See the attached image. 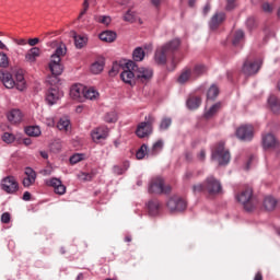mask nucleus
Masks as SVG:
<instances>
[{
  "label": "nucleus",
  "mask_w": 280,
  "mask_h": 280,
  "mask_svg": "<svg viewBox=\"0 0 280 280\" xmlns=\"http://www.w3.org/2000/svg\"><path fill=\"white\" fill-rule=\"evenodd\" d=\"M67 54V48L65 46H59L55 54L50 57L49 69L52 75H61L62 74V65L60 63L62 56Z\"/></svg>",
  "instance_id": "nucleus-4"
},
{
  "label": "nucleus",
  "mask_w": 280,
  "mask_h": 280,
  "mask_svg": "<svg viewBox=\"0 0 280 280\" xmlns=\"http://www.w3.org/2000/svg\"><path fill=\"white\" fill-rule=\"evenodd\" d=\"M62 184V180H60L59 178H56V177H54V178H51L48 183H47V185H49V187H54V189H56L59 185H61Z\"/></svg>",
  "instance_id": "nucleus-50"
},
{
  "label": "nucleus",
  "mask_w": 280,
  "mask_h": 280,
  "mask_svg": "<svg viewBox=\"0 0 280 280\" xmlns=\"http://www.w3.org/2000/svg\"><path fill=\"white\" fill-rule=\"evenodd\" d=\"M108 137V127H98L92 131V139L95 143Z\"/></svg>",
  "instance_id": "nucleus-18"
},
{
  "label": "nucleus",
  "mask_w": 280,
  "mask_h": 280,
  "mask_svg": "<svg viewBox=\"0 0 280 280\" xmlns=\"http://www.w3.org/2000/svg\"><path fill=\"white\" fill-rule=\"evenodd\" d=\"M59 100L60 92L58 91V89L50 88L46 93V102H48L50 106H54V104H56V102H58Z\"/></svg>",
  "instance_id": "nucleus-19"
},
{
  "label": "nucleus",
  "mask_w": 280,
  "mask_h": 280,
  "mask_svg": "<svg viewBox=\"0 0 280 280\" xmlns=\"http://www.w3.org/2000/svg\"><path fill=\"white\" fill-rule=\"evenodd\" d=\"M180 47V40L179 39H173L166 45L160 46L156 48L154 54V60L156 65H165L167 62V56L170 54L176 51Z\"/></svg>",
  "instance_id": "nucleus-2"
},
{
  "label": "nucleus",
  "mask_w": 280,
  "mask_h": 280,
  "mask_svg": "<svg viewBox=\"0 0 280 280\" xmlns=\"http://www.w3.org/2000/svg\"><path fill=\"white\" fill-rule=\"evenodd\" d=\"M39 57H40V48L33 47L26 52L25 60L26 62H36V58H39Z\"/></svg>",
  "instance_id": "nucleus-25"
},
{
  "label": "nucleus",
  "mask_w": 280,
  "mask_h": 280,
  "mask_svg": "<svg viewBox=\"0 0 280 280\" xmlns=\"http://www.w3.org/2000/svg\"><path fill=\"white\" fill-rule=\"evenodd\" d=\"M172 126V118H163L160 122V130H167Z\"/></svg>",
  "instance_id": "nucleus-44"
},
{
  "label": "nucleus",
  "mask_w": 280,
  "mask_h": 280,
  "mask_svg": "<svg viewBox=\"0 0 280 280\" xmlns=\"http://www.w3.org/2000/svg\"><path fill=\"white\" fill-rule=\"evenodd\" d=\"M191 78H194V75L191 74V69L186 68L178 77L177 82L179 84H185L186 82H189Z\"/></svg>",
  "instance_id": "nucleus-31"
},
{
  "label": "nucleus",
  "mask_w": 280,
  "mask_h": 280,
  "mask_svg": "<svg viewBox=\"0 0 280 280\" xmlns=\"http://www.w3.org/2000/svg\"><path fill=\"white\" fill-rule=\"evenodd\" d=\"M154 75L152 68L139 67L136 63V80L142 84H148Z\"/></svg>",
  "instance_id": "nucleus-11"
},
{
  "label": "nucleus",
  "mask_w": 280,
  "mask_h": 280,
  "mask_svg": "<svg viewBox=\"0 0 280 280\" xmlns=\"http://www.w3.org/2000/svg\"><path fill=\"white\" fill-rule=\"evenodd\" d=\"M105 121H107V124H115V121H117V116L115 115V113L107 114L105 116Z\"/></svg>",
  "instance_id": "nucleus-52"
},
{
  "label": "nucleus",
  "mask_w": 280,
  "mask_h": 280,
  "mask_svg": "<svg viewBox=\"0 0 280 280\" xmlns=\"http://www.w3.org/2000/svg\"><path fill=\"white\" fill-rule=\"evenodd\" d=\"M1 189L5 194H16L19 189V182H16L15 176H7L1 180Z\"/></svg>",
  "instance_id": "nucleus-13"
},
{
  "label": "nucleus",
  "mask_w": 280,
  "mask_h": 280,
  "mask_svg": "<svg viewBox=\"0 0 280 280\" xmlns=\"http://www.w3.org/2000/svg\"><path fill=\"white\" fill-rule=\"evenodd\" d=\"M55 194H58V196H65V194H67V186L59 184L56 188H55Z\"/></svg>",
  "instance_id": "nucleus-48"
},
{
  "label": "nucleus",
  "mask_w": 280,
  "mask_h": 280,
  "mask_svg": "<svg viewBox=\"0 0 280 280\" xmlns=\"http://www.w3.org/2000/svg\"><path fill=\"white\" fill-rule=\"evenodd\" d=\"M136 19L137 14L132 10H128L124 15V21H127V23H135Z\"/></svg>",
  "instance_id": "nucleus-43"
},
{
  "label": "nucleus",
  "mask_w": 280,
  "mask_h": 280,
  "mask_svg": "<svg viewBox=\"0 0 280 280\" xmlns=\"http://www.w3.org/2000/svg\"><path fill=\"white\" fill-rule=\"evenodd\" d=\"M80 180H92L93 179V174L90 173H80L79 175Z\"/></svg>",
  "instance_id": "nucleus-53"
},
{
  "label": "nucleus",
  "mask_w": 280,
  "mask_h": 280,
  "mask_svg": "<svg viewBox=\"0 0 280 280\" xmlns=\"http://www.w3.org/2000/svg\"><path fill=\"white\" fill-rule=\"evenodd\" d=\"M254 280H264V276L261 275L260 271H258V272L255 275Z\"/></svg>",
  "instance_id": "nucleus-63"
},
{
  "label": "nucleus",
  "mask_w": 280,
  "mask_h": 280,
  "mask_svg": "<svg viewBox=\"0 0 280 280\" xmlns=\"http://www.w3.org/2000/svg\"><path fill=\"white\" fill-rule=\"evenodd\" d=\"M86 88L80 85H74L71 88L70 90V95L73 100H80L82 97V95H84V91Z\"/></svg>",
  "instance_id": "nucleus-29"
},
{
  "label": "nucleus",
  "mask_w": 280,
  "mask_h": 280,
  "mask_svg": "<svg viewBox=\"0 0 280 280\" xmlns=\"http://www.w3.org/2000/svg\"><path fill=\"white\" fill-rule=\"evenodd\" d=\"M261 10L262 12H265V14H272V12H275V4L269 2H262Z\"/></svg>",
  "instance_id": "nucleus-42"
},
{
  "label": "nucleus",
  "mask_w": 280,
  "mask_h": 280,
  "mask_svg": "<svg viewBox=\"0 0 280 280\" xmlns=\"http://www.w3.org/2000/svg\"><path fill=\"white\" fill-rule=\"evenodd\" d=\"M211 10V4H206L203 8V14H209V11Z\"/></svg>",
  "instance_id": "nucleus-64"
},
{
  "label": "nucleus",
  "mask_w": 280,
  "mask_h": 280,
  "mask_svg": "<svg viewBox=\"0 0 280 280\" xmlns=\"http://www.w3.org/2000/svg\"><path fill=\"white\" fill-rule=\"evenodd\" d=\"M162 151H163V140H158L149 149V156H156V154H161Z\"/></svg>",
  "instance_id": "nucleus-28"
},
{
  "label": "nucleus",
  "mask_w": 280,
  "mask_h": 280,
  "mask_svg": "<svg viewBox=\"0 0 280 280\" xmlns=\"http://www.w3.org/2000/svg\"><path fill=\"white\" fill-rule=\"evenodd\" d=\"M100 39L104 43H115L117 39V33L113 31H105L100 34Z\"/></svg>",
  "instance_id": "nucleus-26"
},
{
  "label": "nucleus",
  "mask_w": 280,
  "mask_h": 280,
  "mask_svg": "<svg viewBox=\"0 0 280 280\" xmlns=\"http://www.w3.org/2000/svg\"><path fill=\"white\" fill-rule=\"evenodd\" d=\"M90 1L91 0H83V3H82V10L79 14V19H82V16H84V14H86V12H89V8H90Z\"/></svg>",
  "instance_id": "nucleus-46"
},
{
  "label": "nucleus",
  "mask_w": 280,
  "mask_h": 280,
  "mask_svg": "<svg viewBox=\"0 0 280 280\" xmlns=\"http://www.w3.org/2000/svg\"><path fill=\"white\" fill-rule=\"evenodd\" d=\"M236 137L240 141H253V137H255V128L253 125H242L236 129Z\"/></svg>",
  "instance_id": "nucleus-12"
},
{
  "label": "nucleus",
  "mask_w": 280,
  "mask_h": 280,
  "mask_svg": "<svg viewBox=\"0 0 280 280\" xmlns=\"http://www.w3.org/2000/svg\"><path fill=\"white\" fill-rule=\"evenodd\" d=\"M162 0H151V4L159 10L161 8Z\"/></svg>",
  "instance_id": "nucleus-57"
},
{
  "label": "nucleus",
  "mask_w": 280,
  "mask_h": 280,
  "mask_svg": "<svg viewBox=\"0 0 280 280\" xmlns=\"http://www.w3.org/2000/svg\"><path fill=\"white\" fill-rule=\"evenodd\" d=\"M242 43H244V31L238 30L232 35V45L238 47Z\"/></svg>",
  "instance_id": "nucleus-30"
},
{
  "label": "nucleus",
  "mask_w": 280,
  "mask_h": 280,
  "mask_svg": "<svg viewBox=\"0 0 280 280\" xmlns=\"http://www.w3.org/2000/svg\"><path fill=\"white\" fill-rule=\"evenodd\" d=\"M148 210L150 215H159V211L161 209V202L158 199H151L148 205Z\"/></svg>",
  "instance_id": "nucleus-24"
},
{
  "label": "nucleus",
  "mask_w": 280,
  "mask_h": 280,
  "mask_svg": "<svg viewBox=\"0 0 280 280\" xmlns=\"http://www.w3.org/2000/svg\"><path fill=\"white\" fill-rule=\"evenodd\" d=\"M268 107L275 115H280V100L276 95H270L268 101Z\"/></svg>",
  "instance_id": "nucleus-21"
},
{
  "label": "nucleus",
  "mask_w": 280,
  "mask_h": 280,
  "mask_svg": "<svg viewBox=\"0 0 280 280\" xmlns=\"http://www.w3.org/2000/svg\"><path fill=\"white\" fill-rule=\"evenodd\" d=\"M83 97H85V100H97V97H100V93L93 88H85V91H83Z\"/></svg>",
  "instance_id": "nucleus-34"
},
{
  "label": "nucleus",
  "mask_w": 280,
  "mask_h": 280,
  "mask_svg": "<svg viewBox=\"0 0 280 280\" xmlns=\"http://www.w3.org/2000/svg\"><path fill=\"white\" fill-rule=\"evenodd\" d=\"M205 73H207V68L205 65H196L191 70L192 80L200 78V75H205Z\"/></svg>",
  "instance_id": "nucleus-32"
},
{
  "label": "nucleus",
  "mask_w": 280,
  "mask_h": 280,
  "mask_svg": "<svg viewBox=\"0 0 280 280\" xmlns=\"http://www.w3.org/2000/svg\"><path fill=\"white\" fill-rule=\"evenodd\" d=\"M236 200L243 205L245 211H253L257 201L253 197V188L246 187L238 195H236Z\"/></svg>",
  "instance_id": "nucleus-5"
},
{
  "label": "nucleus",
  "mask_w": 280,
  "mask_h": 280,
  "mask_svg": "<svg viewBox=\"0 0 280 280\" xmlns=\"http://www.w3.org/2000/svg\"><path fill=\"white\" fill-rule=\"evenodd\" d=\"M167 208L172 212L185 211L187 209V201L178 196H174L167 201Z\"/></svg>",
  "instance_id": "nucleus-14"
},
{
  "label": "nucleus",
  "mask_w": 280,
  "mask_h": 280,
  "mask_svg": "<svg viewBox=\"0 0 280 280\" xmlns=\"http://www.w3.org/2000/svg\"><path fill=\"white\" fill-rule=\"evenodd\" d=\"M70 126L71 121L68 118H61L57 124L58 130H65L66 132L69 130Z\"/></svg>",
  "instance_id": "nucleus-38"
},
{
  "label": "nucleus",
  "mask_w": 280,
  "mask_h": 280,
  "mask_svg": "<svg viewBox=\"0 0 280 280\" xmlns=\"http://www.w3.org/2000/svg\"><path fill=\"white\" fill-rule=\"evenodd\" d=\"M170 191H172V186H165V182L161 177L153 178L149 185L150 194H170Z\"/></svg>",
  "instance_id": "nucleus-9"
},
{
  "label": "nucleus",
  "mask_w": 280,
  "mask_h": 280,
  "mask_svg": "<svg viewBox=\"0 0 280 280\" xmlns=\"http://www.w3.org/2000/svg\"><path fill=\"white\" fill-rule=\"evenodd\" d=\"M212 159H218L219 165H229L231 162V153L224 149V142H219L212 151Z\"/></svg>",
  "instance_id": "nucleus-7"
},
{
  "label": "nucleus",
  "mask_w": 280,
  "mask_h": 280,
  "mask_svg": "<svg viewBox=\"0 0 280 280\" xmlns=\"http://www.w3.org/2000/svg\"><path fill=\"white\" fill-rule=\"evenodd\" d=\"M32 199V194H30V191H25L24 194H23V200H31Z\"/></svg>",
  "instance_id": "nucleus-62"
},
{
  "label": "nucleus",
  "mask_w": 280,
  "mask_h": 280,
  "mask_svg": "<svg viewBox=\"0 0 280 280\" xmlns=\"http://www.w3.org/2000/svg\"><path fill=\"white\" fill-rule=\"evenodd\" d=\"M80 161H84V154L75 153L70 158L71 165H75Z\"/></svg>",
  "instance_id": "nucleus-45"
},
{
  "label": "nucleus",
  "mask_w": 280,
  "mask_h": 280,
  "mask_svg": "<svg viewBox=\"0 0 280 280\" xmlns=\"http://www.w3.org/2000/svg\"><path fill=\"white\" fill-rule=\"evenodd\" d=\"M224 21H226V14L224 12L215 13L210 20V30H218Z\"/></svg>",
  "instance_id": "nucleus-17"
},
{
  "label": "nucleus",
  "mask_w": 280,
  "mask_h": 280,
  "mask_svg": "<svg viewBox=\"0 0 280 280\" xmlns=\"http://www.w3.org/2000/svg\"><path fill=\"white\" fill-rule=\"evenodd\" d=\"M246 25H257V21L255 18H248L246 21Z\"/></svg>",
  "instance_id": "nucleus-59"
},
{
  "label": "nucleus",
  "mask_w": 280,
  "mask_h": 280,
  "mask_svg": "<svg viewBox=\"0 0 280 280\" xmlns=\"http://www.w3.org/2000/svg\"><path fill=\"white\" fill-rule=\"evenodd\" d=\"M279 145V141L272 133H267L262 136V147L265 150H270V148H277Z\"/></svg>",
  "instance_id": "nucleus-16"
},
{
  "label": "nucleus",
  "mask_w": 280,
  "mask_h": 280,
  "mask_svg": "<svg viewBox=\"0 0 280 280\" xmlns=\"http://www.w3.org/2000/svg\"><path fill=\"white\" fill-rule=\"evenodd\" d=\"M218 95H220V90L218 89V86L212 85L208 90V94H207L208 100H215Z\"/></svg>",
  "instance_id": "nucleus-40"
},
{
  "label": "nucleus",
  "mask_w": 280,
  "mask_h": 280,
  "mask_svg": "<svg viewBox=\"0 0 280 280\" xmlns=\"http://www.w3.org/2000/svg\"><path fill=\"white\" fill-rule=\"evenodd\" d=\"M186 104L189 110H196V108H200V104H202V98L200 96L190 95Z\"/></svg>",
  "instance_id": "nucleus-22"
},
{
  "label": "nucleus",
  "mask_w": 280,
  "mask_h": 280,
  "mask_svg": "<svg viewBox=\"0 0 280 280\" xmlns=\"http://www.w3.org/2000/svg\"><path fill=\"white\" fill-rule=\"evenodd\" d=\"M16 45H27V39L24 38H20V39H15Z\"/></svg>",
  "instance_id": "nucleus-61"
},
{
  "label": "nucleus",
  "mask_w": 280,
  "mask_h": 280,
  "mask_svg": "<svg viewBox=\"0 0 280 280\" xmlns=\"http://www.w3.org/2000/svg\"><path fill=\"white\" fill-rule=\"evenodd\" d=\"M1 222L3 224H10V213L9 212H4L1 215Z\"/></svg>",
  "instance_id": "nucleus-54"
},
{
  "label": "nucleus",
  "mask_w": 280,
  "mask_h": 280,
  "mask_svg": "<svg viewBox=\"0 0 280 280\" xmlns=\"http://www.w3.org/2000/svg\"><path fill=\"white\" fill-rule=\"evenodd\" d=\"M10 65V59H8V55L5 52H0V67H8Z\"/></svg>",
  "instance_id": "nucleus-47"
},
{
  "label": "nucleus",
  "mask_w": 280,
  "mask_h": 280,
  "mask_svg": "<svg viewBox=\"0 0 280 280\" xmlns=\"http://www.w3.org/2000/svg\"><path fill=\"white\" fill-rule=\"evenodd\" d=\"M235 0H228L226 10H233L235 8Z\"/></svg>",
  "instance_id": "nucleus-58"
},
{
  "label": "nucleus",
  "mask_w": 280,
  "mask_h": 280,
  "mask_svg": "<svg viewBox=\"0 0 280 280\" xmlns=\"http://www.w3.org/2000/svg\"><path fill=\"white\" fill-rule=\"evenodd\" d=\"M8 120L11 124H21V121H23V113H21L20 109H12L8 114Z\"/></svg>",
  "instance_id": "nucleus-23"
},
{
  "label": "nucleus",
  "mask_w": 280,
  "mask_h": 280,
  "mask_svg": "<svg viewBox=\"0 0 280 280\" xmlns=\"http://www.w3.org/2000/svg\"><path fill=\"white\" fill-rule=\"evenodd\" d=\"M129 167H130L129 162H125L124 167L116 165V166H114V174H117V176H121V174H124L126 172V170H128Z\"/></svg>",
  "instance_id": "nucleus-41"
},
{
  "label": "nucleus",
  "mask_w": 280,
  "mask_h": 280,
  "mask_svg": "<svg viewBox=\"0 0 280 280\" xmlns=\"http://www.w3.org/2000/svg\"><path fill=\"white\" fill-rule=\"evenodd\" d=\"M149 152H150V149L147 147V144H142L136 153V159H138V161L145 159V156H150Z\"/></svg>",
  "instance_id": "nucleus-35"
},
{
  "label": "nucleus",
  "mask_w": 280,
  "mask_h": 280,
  "mask_svg": "<svg viewBox=\"0 0 280 280\" xmlns=\"http://www.w3.org/2000/svg\"><path fill=\"white\" fill-rule=\"evenodd\" d=\"M25 177L23 178V187H32L36 183V172L32 167L25 168Z\"/></svg>",
  "instance_id": "nucleus-15"
},
{
  "label": "nucleus",
  "mask_w": 280,
  "mask_h": 280,
  "mask_svg": "<svg viewBox=\"0 0 280 280\" xmlns=\"http://www.w3.org/2000/svg\"><path fill=\"white\" fill-rule=\"evenodd\" d=\"M145 121L138 125L136 135L139 139H144V137H150L152 135V126L154 125L155 118L152 115L145 116Z\"/></svg>",
  "instance_id": "nucleus-8"
},
{
  "label": "nucleus",
  "mask_w": 280,
  "mask_h": 280,
  "mask_svg": "<svg viewBox=\"0 0 280 280\" xmlns=\"http://www.w3.org/2000/svg\"><path fill=\"white\" fill-rule=\"evenodd\" d=\"M38 43H40V39L38 37L28 39V45L31 47H36V45H38Z\"/></svg>",
  "instance_id": "nucleus-56"
},
{
  "label": "nucleus",
  "mask_w": 280,
  "mask_h": 280,
  "mask_svg": "<svg viewBox=\"0 0 280 280\" xmlns=\"http://www.w3.org/2000/svg\"><path fill=\"white\" fill-rule=\"evenodd\" d=\"M2 140L4 141V143H13V141H14V135L5 132V133L2 136Z\"/></svg>",
  "instance_id": "nucleus-51"
},
{
  "label": "nucleus",
  "mask_w": 280,
  "mask_h": 280,
  "mask_svg": "<svg viewBox=\"0 0 280 280\" xmlns=\"http://www.w3.org/2000/svg\"><path fill=\"white\" fill-rule=\"evenodd\" d=\"M120 79L125 84H129L130 86H135L137 82V70L135 61H127L125 65V70L120 73Z\"/></svg>",
  "instance_id": "nucleus-6"
},
{
  "label": "nucleus",
  "mask_w": 280,
  "mask_h": 280,
  "mask_svg": "<svg viewBox=\"0 0 280 280\" xmlns=\"http://www.w3.org/2000/svg\"><path fill=\"white\" fill-rule=\"evenodd\" d=\"M0 80L5 89H18V91H25V77L23 73L18 72L15 74V81L12 79V74L10 72L0 71Z\"/></svg>",
  "instance_id": "nucleus-3"
},
{
  "label": "nucleus",
  "mask_w": 280,
  "mask_h": 280,
  "mask_svg": "<svg viewBox=\"0 0 280 280\" xmlns=\"http://www.w3.org/2000/svg\"><path fill=\"white\" fill-rule=\"evenodd\" d=\"M206 156H207V152L205 150H201L198 155V159H199V161H205Z\"/></svg>",
  "instance_id": "nucleus-60"
},
{
  "label": "nucleus",
  "mask_w": 280,
  "mask_h": 280,
  "mask_svg": "<svg viewBox=\"0 0 280 280\" xmlns=\"http://www.w3.org/2000/svg\"><path fill=\"white\" fill-rule=\"evenodd\" d=\"M220 108H222V104L220 103L212 105L208 110L205 112L203 114L205 119H212V117H215Z\"/></svg>",
  "instance_id": "nucleus-27"
},
{
  "label": "nucleus",
  "mask_w": 280,
  "mask_h": 280,
  "mask_svg": "<svg viewBox=\"0 0 280 280\" xmlns=\"http://www.w3.org/2000/svg\"><path fill=\"white\" fill-rule=\"evenodd\" d=\"M192 192L218 196V194H222V184L214 176H208L202 184L192 186Z\"/></svg>",
  "instance_id": "nucleus-1"
},
{
  "label": "nucleus",
  "mask_w": 280,
  "mask_h": 280,
  "mask_svg": "<svg viewBox=\"0 0 280 280\" xmlns=\"http://www.w3.org/2000/svg\"><path fill=\"white\" fill-rule=\"evenodd\" d=\"M264 61L261 59H256L254 61L246 59L243 63L241 71L242 73H244V75H257Z\"/></svg>",
  "instance_id": "nucleus-10"
},
{
  "label": "nucleus",
  "mask_w": 280,
  "mask_h": 280,
  "mask_svg": "<svg viewBox=\"0 0 280 280\" xmlns=\"http://www.w3.org/2000/svg\"><path fill=\"white\" fill-rule=\"evenodd\" d=\"M101 71H104V62L103 61H95L91 66V72L94 73V75L100 74Z\"/></svg>",
  "instance_id": "nucleus-39"
},
{
  "label": "nucleus",
  "mask_w": 280,
  "mask_h": 280,
  "mask_svg": "<svg viewBox=\"0 0 280 280\" xmlns=\"http://www.w3.org/2000/svg\"><path fill=\"white\" fill-rule=\"evenodd\" d=\"M110 16L107 15H101L97 18V22L102 23L103 25H110Z\"/></svg>",
  "instance_id": "nucleus-49"
},
{
  "label": "nucleus",
  "mask_w": 280,
  "mask_h": 280,
  "mask_svg": "<svg viewBox=\"0 0 280 280\" xmlns=\"http://www.w3.org/2000/svg\"><path fill=\"white\" fill-rule=\"evenodd\" d=\"M133 60L136 62H141V60H143V58H145V51H143V48L138 47L133 50Z\"/></svg>",
  "instance_id": "nucleus-36"
},
{
  "label": "nucleus",
  "mask_w": 280,
  "mask_h": 280,
  "mask_svg": "<svg viewBox=\"0 0 280 280\" xmlns=\"http://www.w3.org/2000/svg\"><path fill=\"white\" fill-rule=\"evenodd\" d=\"M191 178H194V172L192 171H186L184 176H183V180H191Z\"/></svg>",
  "instance_id": "nucleus-55"
},
{
  "label": "nucleus",
  "mask_w": 280,
  "mask_h": 280,
  "mask_svg": "<svg viewBox=\"0 0 280 280\" xmlns=\"http://www.w3.org/2000/svg\"><path fill=\"white\" fill-rule=\"evenodd\" d=\"M25 133L28 137H40V128L37 126H31L25 129Z\"/></svg>",
  "instance_id": "nucleus-37"
},
{
  "label": "nucleus",
  "mask_w": 280,
  "mask_h": 280,
  "mask_svg": "<svg viewBox=\"0 0 280 280\" xmlns=\"http://www.w3.org/2000/svg\"><path fill=\"white\" fill-rule=\"evenodd\" d=\"M74 40V45L77 49H82L83 47H86V43H89V38L84 35H78L74 31L70 33Z\"/></svg>",
  "instance_id": "nucleus-20"
},
{
  "label": "nucleus",
  "mask_w": 280,
  "mask_h": 280,
  "mask_svg": "<svg viewBox=\"0 0 280 280\" xmlns=\"http://www.w3.org/2000/svg\"><path fill=\"white\" fill-rule=\"evenodd\" d=\"M264 207L267 211H275V208L277 207V199L273 197H266L264 200Z\"/></svg>",
  "instance_id": "nucleus-33"
}]
</instances>
